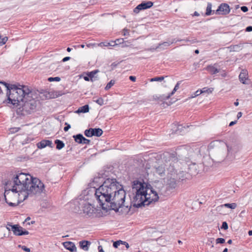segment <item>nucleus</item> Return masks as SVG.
I'll use <instances>...</instances> for the list:
<instances>
[{
	"instance_id": "nucleus-34",
	"label": "nucleus",
	"mask_w": 252,
	"mask_h": 252,
	"mask_svg": "<svg viewBox=\"0 0 252 252\" xmlns=\"http://www.w3.org/2000/svg\"><path fill=\"white\" fill-rule=\"evenodd\" d=\"M7 39H8V38L6 36L2 37L1 39V41H0V46H2V45H4L7 41Z\"/></svg>"
},
{
	"instance_id": "nucleus-52",
	"label": "nucleus",
	"mask_w": 252,
	"mask_h": 252,
	"mask_svg": "<svg viewBox=\"0 0 252 252\" xmlns=\"http://www.w3.org/2000/svg\"><path fill=\"white\" fill-rule=\"evenodd\" d=\"M70 58L69 57H66L64 58L63 59L62 61H63V62H66V61H67L69 60H70Z\"/></svg>"
},
{
	"instance_id": "nucleus-61",
	"label": "nucleus",
	"mask_w": 252,
	"mask_h": 252,
	"mask_svg": "<svg viewBox=\"0 0 252 252\" xmlns=\"http://www.w3.org/2000/svg\"><path fill=\"white\" fill-rule=\"evenodd\" d=\"M194 15H195V16H198L199 14H198V13L197 12L195 11L194 13Z\"/></svg>"
},
{
	"instance_id": "nucleus-62",
	"label": "nucleus",
	"mask_w": 252,
	"mask_h": 252,
	"mask_svg": "<svg viewBox=\"0 0 252 252\" xmlns=\"http://www.w3.org/2000/svg\"><path fill=\"white\" fill-rule=\"evenodd\" d=\"M31 220L30 217H27V218L26 219V220H25V221H27L29 220Z\"/></svg>"
},
{
	"instance_id": "nucleus-17",
	"label": "nucleus",
	"mask_w": 252,
	"mask_h": 252,
	"mask_svg": "<svg viewBox=\"0 0 252 252\" xmlns=\"http://www.w3.org/2000/svg\"><path fill=\"white\" fill-rule=\"evenodd\" d=\"M223 207H225L228 208H230L231 209H234L237 207V204L235 203H225L223 205H220L217 208V210L223 208Z\"/></svg>"
},
{
	"instance_id": "nucleus-5",
	"label": "nucleus",
	"mask_w": 252,
	"mask_h": 252,
	"mask_svg": "<svg viewBox=\"0 0 252 252\" xmlns=\"http://www.w3.org/2000/svg\"><path fill=\"white\" fill-rule=\"evenodd\" d=\"M114 182L116 183V189L112 195L109 208L110 210L118 212L119 208L123 207L128 208L129 206L125 204L126 193L123 187L116 179H114Z\"/></svg>"
},
{
	"instance_id": "nucleus-26",
	"label": "nucleus",
	"mask_w": 252,
	"mask_h": 252,
	"mask_svg": "<svg viewBox=\"0 0 252 252\" xmlns=\"http://www.w3.org/2000/svg\"><path fill=\"white\" fill-rule=\"evenodd\" d=\"M215 12L216 11H215L214 10H212V4L211 3H208L206 8V15H210L211 14L215 13Z\"/></svg>"
},
{
	"instance_id": "nucleus-46",
	"label": "nucleus",
	"mask_w": 252,
	"mask_h": 252,
	"mask_svg": "<svg viewBox=\"0 0 252 252\" xmlns=\"http://www.w3.org/2000/svg\"><path fill=\"white\" fill-rule=\"evenodd\" d=\"M183 128H185V126H183L181 125H179L177 127V131H180V132H181Z\"/></svg>"
},
{
	"instance_id": "nucleus-20",
	"label": "nucleus",
	"mask_w": 252,
	"mask_h": 252,
	"mask_svg": "<svg viewBox=\"0 0 252 252\" xmlns=\"http://www.w3.org/2000/svg\"><path fill=\"white\" fill-rule=\"evenodd\" d=\"M89 111V106L88 105H85L82 107H80L78 108V109L75 112L76 113H87Z\"/></svg>"
},
{
	"instance_id": "nucleus-42",
	"label": "nucleus",
	"mask_w": 252,
	"mask_h": 252,
	"mask_svg": "<svg viewBox=\"0 0 252 252\" xmlns=\"http://www.w3.org/2000/svg\"><path fill=\"white\" fill-rule=\"evenodd\" d=\"M91 141L88 139H86V138L84 137V139L83 140L82 144H89Z\"/></svg>"
},
{
	"instance_id": "nucleus-32",
	"label": "nucleus",
	"mask_w": 252,
	"mask_h": 252,
	"mask_svg": "<svg viewBox=\"0 0 252 252\" xmlns=\"http://www.w3.org/2000/svg\"><path fill=\"white\" fill-rule=\"evenodd\" d=\"M48 80L50 82L52 81H60L61 80V78L59 77H49L48 79Z\"/></svg>"
},
{
	"instance_id": "nucleus-15",
	"label": "nucleus",
	"mask_w": 252,
	"mask_h": 252,
	"mask_svg": "<svg viewBox=\"0 0 252 252\" xmlns=\"http://www.w3.org/2000/svg\"><path fill=\"white\" fill-rule=\"evenodd\" d=\"M216 65V64L208 65L206 69L210 74H215L220 72V69H218Z\"/></svg>"
},
{
	"instance_id": "nucleus-25",
	"label": "nucleus",
	"mask_w": 252,
	"mask_h": 252,
	"mask_svg": "<svg viewBox=\"0 0 252 252\" xmlns=\"http://www.w3.org/2000/svg\"><path fill=\"white\" fill-rule=\"evenodd\" d=\"M55 143L56 145V148L58 150H61L64 147L63 142L59 139H56L55 141Z\"/></svg>"
},
{
	"instance_id": "nucleus-7",
	"label": "nucleus",
	"mask_w": 252,
	"mask_h": 252,
	"mask_svg": "<svg viewBox=\"0 0 252 252\" xmlns=\"http://www.w3.org/2000/svg\"><path fill=\"white\" fill-rule=\"evenodd\" d=\"M166 167L167 166L165 165ZM169 175L167 178V185L170 189H175L178 186V180H183V179L180 177V174H176V171L174 169V166L170 165L168 167H166Z\"/></svg>"
},
{
	"instance_id": "nucleus-8",
	"label": "nucleus",
	"mask_w": 252,
	"mask_h": 252,
	"mask_svg": "<svg viewBox=\"0 0 252 252\" xmlns=\"http://www.w3.org/2000/svg\"><path fill=\"white\" fill-rule=\"evenodd\" d=\"M227 155L226 157V160L232 161L235 158V155L241 149L240 145L237 144H233L231 146H229L226 144Z\"/></svg>"
},
{
	"instance_id": "nucleus-49",
	"label": "nucleus",
	"mask_w": 252,
	"mask_h": 252,
	"mask_svg": "<svg viewBox=\"0 0 252 252\" xmlns=\"http://www.w3.org/2000/svg\"><path fill=\"white\" fill-rule=\"evenodd\" d=\"M121 244L122 245H124V246H126V247L127 248V249H128L129 247V246L128 245V244L125 242V241H123L122 243H121Z\"/></svg>"
},
{
	"instance_id": "nucleus-14",
	"label": "nucleus",
	"mask_w": 252,
	"mask_h": 252,
	"mask_svg": "<svg viewBox=\"0 0 252 252\" xmlns=\"http://www.w3.org/2000/svg\"><path fill=\"white\" fill-rule=\"evenodd\" d=\"M63 245L65 249L69 250L71 252H76L77 251V248L74 243L72 242H65L63 243Z\"/></svg>"
},
{
	"instance_id": "nucleus-9",
	"label": "nucleus",
	"mask_w": 252,
	"mask_h": 252,
	"mask_svg": "<svg viewBox=\"0 0 252 252\" xmlns=\"http://www.w3.org/2000/svg\"><path fill=\"white\" fill-rule=\"evenodd\" d=\"M8 225L11 226V230L15 235L21 236L24 235H28L29 233L28 231L24 230L22 227L20 226L18 224L12 225L10 223H8Z\"/></svg>"
},
{
	"instance_id": "nucleus-60",
	"label": "nucleus",
	"mask_w": 252,
	"mask_h": 252,
	"mask_svg": "<svg viewBox=\"0 0 252 252\" xmlns=\"http://www.w3.org/2000/svg\"><path fill=\"white\" fill-rule=\"evenodd\" d=\"M232 241L231 239L227 241V243L229 244H231L232 243Z\"/></svg>"
},
{
	"instance_id": "nucleus-41",
	"label": "nucleus",
	"mask_w": 252,
	"mask_h": 252,
	"mask_svg": "<svg viewBox=\"0 0 252 252\" xmlns=\"http://www.w3.org/2000/svg\"><path fill=\"white\" fill-rule=\"evenodd\" d=\"M65 126L64 127L63 130L65 131H67L70 128V125L67 123H65Z\"/></svg>"
},
{
	"instance_id": "nucleus-11",
	"label": "nucleus",
	"mask_w": 252,
	"mask_h": 252,
	"mask_svg": "<svg viewBox=\"0 0 252 252\" xmlns=\"http://www.w3.org/2000/svg\"><path fill=\"white\" fill-rule=\"evenodd\" d=\"M153 5L152 1H149L147 2H142L138 5L133 10V12L138 13L140 10H144L151 8Z\"/></svg>"
},
{
	"instance_id": "nucleus-24",
	"label": "nucleus",
	"mask_w": 252,
	"mask_h": 252,
	"mask_svg": "<svg viewBox=\"0 0 252 252\" xmlns=\"http://www.w3.org/2000/svg\"><path fill=\"white\" fill-rule=\"evenodd\" d=\"M243 47V44H239L237 45H234L233 46H231L230 47V50L234 52H238L242 49Z\"/></svg>"
},
{
	"instance_id": "nucleus-28",
	"label": "nucleus",
	"mask_w": 252,
	"mask_h": 252,
	"mask_svg": "<svg viewBox=\"0 0 252 252\" xmlns=\"http://www.w3.org/2000/svg\"><path fill=\"white\" fill-rule=\"evenodd\" d=\"M186 41V42H188V41H190L192 43H195L197 41L196 40V39H194L192 40H189L188 39H178V40H176V39H173L172 41H170V43H171V44L174 43H176L177 41Z\"/></svg>"
},
{
	"instance_id": "nucleus-57",
	"label": "nucleus",
	"mask_w": 252,
	"mask_h": 252,
	"mask_svg": "<svg viewBox=\"0 0 252 252\" xmlns=\"http://www.w3.org/2000/svg\"><path fill=\"white\" fill-rule=\"evenodd\" d=\"M234 105L235 106H238L239 105V102L238 101V99L236 100V101L234 102Z\"/></svg>"
},
{
	"instance_id": "nucleus-21",
	"label": "nucleus",
	"mask_w": 252,
	"mask_h": 252,
	"mask_svg": "<svg viewBox=\"0 0 252 252\" xmlns=\"http://www.w3.org/2000/svg\"><path fill=\"white\" fill-rule=\"evenodd\" d=\"M165 171V166L161 165L156 168V172L160 176H162Z\"/></svg>"
},
{
	"instance_id": "nucleus-13",
	"label": "nucleus",
	"mask_w": 252,
	"mask_h": 252,
	"mask_svg": "<svg viewBox=\"0 0 252 252\" xmlns=\"http://www.w3.org/2000/svg\"><path fill=\"white\" fill-rule=\"evenodd\" d=\"M52 142L49 140H43L40 142L37 143L36 145L38 149H43L45 148L46 146H49L51 148L53 147Z\"/></svg>"
},
{
	"instance_id": "nucleus-58",
	"label": "nucleus",
	"mask_w": 252,
	"mask_h": 252,
	"mask_svg": "<svg viewBox=\"0 0 252 252\" xmlns=\"http://www.w3.org/2000/svg\"><path fill=\"white\" fill-rule=\"evenodd\" d=\"M248 234L250 236H252V230H250L248 232Z\"/></svg>"
},
{
	"instance_id": "nucleus-38",
	"label": "nucleus",
	"mask_w": 252,
	"mask_h": 252,
	"mask_svg": "<svg viewBox=\"0 0 252 252\" xmlns=\"http://www.w3.org/2000/svg\"><path fill=\"white\" fill-rule=\"evenodd\" d=\"M95 101L100 105H102L103 104V99L102 98H99L97 100H95Z\"/></svg>"
},
{
	"instance_id": "nucleus-16",
	"label": "nucleus",
	"mask_w": 252,
	"mask_h": 252,
	"mask_svg": "<svg viewBox=\"0 0 252 252\" xmlns=\"http://www.w3.org/2000/svg\"><path fill=\"white\" fill-rule=\"evenodd\" d=\"M99 72V70L95 69L88 73L87 75L90 77V81L91 82H94V81L97 80L98 79V78L95 76V75Z\"/></svg>"
},
{
	"instance_id": "nucleus-43",
	"label": "nucleus",
	"mask_w": 252,
	"mask_h": 252,
	"mask_svg": "<svg viewBox=\"0 0 252 252\" xmlns=\"http://www.w3.org/2000/svg\"><path fill=\"white\" fill-rule=\"evenodd\" d=\"M123 35L124 36L129 35V30L127 29H124L123 30Z\"/></svg>"
},
{
	"instance_id": "nucleus-37",
	"label": "nucleus",
	"mask_w": 252,
	"mask_h": 252,
	"mask_svg": "<svg viewBox=\"0 0 252 252\" xmlns=\"http://www.w3.org/2000/svg\"><path fill=\"white\" fill-rule=\"evenodd\" d=\"M228 224L226 221H223L222 223V225L221 226V229H223L224 230H226L228 229Z\"/></svg>"
},
{
	"instance_id": "nucleus-1",
	"label": "nucleus",
	"mask_w": 252,
	"mask_h": 252,
	"mask_svg": "<svg viewBox=\"0 0 252 252\" xmlns=\"http://www.w3.org/2000/svg\"><path fill=\"white\" fill-rule=\"evenodd\" d=\"M6 187L8 190L4 194L5 201L12 207L18 205L29 195L40 194L44 190L40 180L23 173L16 174L6 183Z\"/></svg>"
},
{
	"instance_id": "nucleus-36",
	"label": "nucleus",
	"mask_w": 252,
	"mask_h": 252,
	"mask_svg": "<svg viewBox=\"0 0 252 252\" xmlns=\"http://www.w3.org/2000/svg\"><path fill=\"white\" fill-rule=\"evenodd\" d=\"M18 247L21 248L22 249V250L25 252H30V251H31L30 249L27 248L25 246L19 245Z\"/></svg>"
},
{
	"instance_id": "nucleus-56",
	"label": "nucleus",
	"mask_w": 252,
	"mask_h": 252,
	"mask_svg": "<svg viewBox=\"0 0 252 252\" xmlns=\"http://www.w3.org/2000/svg\"><path fill=\"white\" fill-rule=\"evenodd\" d=\"M237 122V121H232L229 123V126H233L234 124H235Z\"/></svg>"
},
{
	"instance_id": "nucleus-27",
	"label": "nucleus",
	"mask_w": 252,
	"mask_h": 252,
	"mask_svg": "<svg viewBox=\"0 0 252 252\" xmlns=\"http://www.w3.org/2000/svg\"><path fill=\"white\" fill-rule=\"evenodd\" d=\"M170 45H171V43H170V41H165V42H163L162 43H159L158 44V45L155 48H153V49L151 48L150 49H148V50L154 51L155 50L157 49L158 48H159L161 45H163L164 46L167 47V46H170Z\"/></svg>"
},
{
	"instance_id": "nucleus-40",
	"label": "nucleus",
	"mask_w": 252,
	"mask_h": 252,
	"mask_svg": "<svg viewBox=\"0 0 252 252\" xmlns=\"http://www.w3.org/2000/svg\"><path fill=\"white\" fill-rule=\"evenodd\" d=\"M99 45L102 46V45L104 46H114L115 44H112L111 43H103V42H101L99 44Z\"/></svg>"
},
{
	"instance_id": "nucleus-18",
	"label": "nucleus",
	"mask_w": 252,
	"mask_h": 252,
	"mask_svg": "<svg viewBox=\"0 0 252 252\" xmlns=\"http://www.w3.org/2000/svg\"><path fill=\"white\" fill-rule=\"evenodd\" d=\"M80 247L85 251H88L91 242L88 241H82L79 242Z\"/></svg>"
},
{
	"instance_id": "nucleus-6",
	"label": "nucleus",
	"mask_w": 252,
	"mask_h": 252,
	"mask_svg": "<svg viewBox=\"0 0 252 252\" xmlns=\"http://www.w3.org/2000/svg\"><path fill=\"white\" fill-rule=\"evenodd\" d=\"M226 144L223 142L218 141H213L210 145V147L216 146L217 148L215 149L212 153L214 157V160L216 162H220L223 160H226Z\"/></svg>"
},
{
	"instance_id": "nucleus-35",
	"label": "nucleus",
	"mask_w": 252,
	"mask_h": 252,
	"mask_svg": "<svg viewBox=\"0 0 252 252\" xmlns=\"http://www.w3.org/2000/svg\"><path fill=\"white\" fill-rule=\"evenodd\" d=\"M217 244H223L225 242V239L222 238H217L216 240Z\"/></svg>"
},
{
	"instance_id": "nucleus-59",
	"label": "nucleus",
	"mask_w": 252,
	"mask_h": 252,
	"mask_svg": "<svg viewBox=\"0 0 252 252\" xmlns=\"http://www.w3.org/2000/svg\"><path fill=\"white\" fill-rule=\"evenodd\" d=\"M10 227H11L9 225H8V224H7V226H6V228L9 230L10 231L11 229L10 228Z\"/></svg>"
},
{
	"instance_id": "nucleus-3",
	"label": "nucleus",
	"mask_w": 252,
	"mask_h": 252,
	"mask_svg": "<svg viewBox=\"0 0 252 252\" xmlns=\"http://www.w3.org/2000/svg\"><path fill=\"white\" fill-rule=\"evenodd\" d=\"M132 191L135 194L131 200L130 206L132 205L136 208L149 205L158 201V196L151 186L145 183L136 180L132 183Z\"/></svg>"
},
{
	"instance_id": "nucleus-31",
	"label": "nucleus",
	"mask_w": 252,
	"mask_h": 252,
	"mask_svg": "<svg viewBox=\"0 0 252 252\" xmlns=\"http://www.w3.org/2000/svg\"><path fill=\"white\" fill-rule=\"evenodd\" d=\"M84 134L87 137H88L93 136V135H92V130L91 129V128L85 130V131L84 132Z\"/></svg>"
},
{
	"instance_id": "nucleus-10",
	"label": "nucleus",
	"mask_w": 252,
	"mask_h": 252,
	"mask_svg": "<svg viewBox=\"0 0 252 252\" xmlns=\"http://www.w3.org/2000/svg\"><path fill=\"white\" fill-rule=\"evenodd\" d=\"M230 7L228 4L223 3L220 4L215 12L216 14L226 15L230 12Z\"/></svg>"
},
{
	"instance_id": "nucleus-23",
	"label": "nucleus",
	"mask_w": 252,
	"mask_h": 252,
	"mask_svg": "<svg viewBox=\"0 0 252 252\" xmlns=\"http://www.w3.org/2000/svg\"><path fill=\"white\" fill-rule=\"evenodd\" d=\"M181 84V81H178L176 84L174 89L171 92V93H169L167 96H166V99L169 98L172 95H173L174 93L179 89V85Z\"/></svg>"
},
{
	"instance_id": "nucleus-44",
	"label": "nucleus",
	"mask_w": 252,
	"mask_h": 252,
	"mask_svg": "<svg viewBox=\"0 0 252 252\" xmlns=\"http://www.w3.org/2000/svg\"><path fill=\"white\" fill-rule=\"evenodd\" d=\"M241 10L244 12H246L248 11V8L246 6H243L241 7Z\"/></svg>"
},
{
	"instance_id": "nucleus-64",
	"label": "nucleus",
	"mask_w": 252,
	"mask_h": 252,
	"mask_svg": "<svg viewBox=\"0 0 252 252\" xmlns=\"http://www.w3.org/2000/svg\"><path fill=\"white\" fill-rule=\"evenodd\" d=\"M222 252H228V249L227 248H225Z\"/></svg>"
},
{
	"instance_id": "nucleus-30",
	"label": "nucleus",
	"mask_w": 252,
	"mask_h": 252,
	"mask_svg": "<svg viewBox=\"0 0 252 252\" xmlns=\"http://www.w3.org/2000/svg\"><path fill=\"white\" fill-rule=\"evenodd\" d=\"M164 79V76L156 77L151 78L150 80V81L151 82L161 81L163 80Z\"/></svg>"
},
{
	"instance_id": "nucleus-29",
	"label": "nucleus",
	"mask_w": 252,
	"mask_h": 252,
	"mask_svg": "<svg viewBox=\"0 0 252 252\" xmlns=\"http://www.w3.org/2000/svg\"><path fill=\"white\" fill-rule=\"evenodd\" d=\"M115 84V81L114 80H111L106 86L105 87V90H108L110 89Z\"/></svg>"
},
{
	"instance_id": "nucleus-63",
	"label": "nucleus",
	"mask_w": 252,
	"mask_h": 252,
	"mask_svg": "<svg viewBox=\"0 0 252 252\" xmlns=\"http://www.w3.org/2000/svg\"><path fill=\"white\" fill-rule=\"evenodd\" d=\"M67 51V52H70L71 50V48H69V47H68L66 49Z\"/></svg>"
},
{
	"instance_id": "nucleus-51",
	"label": "nucleus",
	"mask_w": 252,
	"mask_h": 252,
	"mask_svg": "<svg viewBox=\"0 0 252 252\" xmlns=\"http://www.w3.org/2000/svg\"><path fill=\"white\" fill-rule=\"evenodd\" d=\"M129 78L131 81H132L133 82H135L136 80V77L133 76H130Z\"/></svg>"
},
{
	"instance_id": "nucleus-48",
	"label": "nucleus",
	"mask_w": 252,
	"mask_h": 252,
	"mask_svg": "<svg viewBox=\"0 0 252 252\" xmlns=\"http://www.w3.org/2000/svg\"><path fill=\"white\" fill-rule=\"evenodd\" d=\"M246 31L248 32H252V26H248L246 29Z\"/></svg>"
},
{
	"instance_id": "nucleus-22",
	"label": "nucleus",
	"mask_w": 252,
	"mask_h": 252,
	"mask_svg": "<svg viewBox=\"0 0 252 252\" xmlns=\"http://www.w3.org/2000/svg\"><path fill=\"white\" fill-rule=\"evenodd\" d=\"M74 140L76 142L79 144H82L83 140L84 139V136L81 134H78L73 136Z\"/></svg>"
},
{
	"instance_id": "nucleus-4",
	"label": "nucleus",
	"mask_w": 252,
	"mask_h": 252,
	"mask_svg": "<svg viewBox=\"0 0 252 252\" xmlns=\"http://www.w3.org/2000/svg\"><path fill=\"white\" fill-rule=\"evenodd\" d=\"M114 178H107L104 180L102 184L95 189V196L97 202L102 209L110 210L111 199L113 192H115L116 183L114 182Z\"/></svg>"
},
{
	"instance_id": "nucleus-55",
	"label": "nucleus",
	"mask_w": 252,
	"mask_h": 252,
	"mask_svg": "<svg viewBox=\"0 0 252 252\" xmlns=\"http://www.w3.org/2000/svg\"><path fill=\"white\" fill-rule=\"evenodd\" d=\"M84 79L85 81H90V77H89V76L88 75L87 76H84Z\"/></svg>"
},
{
	"instance_id": "nucleus-50",
	"label": "nucleus",
	"mask_w": 252,
	"mask_h": 252,
	"mask_svg": "<svg viewBox=\"0 0 252 252\" xmlns=\"http://www.w3.org/2000/svg\"><path fill=\"white\" fill-rule=\"evenodd\" d=\"M117 65H118V63H113L111 65L112 69H113L114 68H115L117 66Z\"/></svg>"
},
{
	"instance_id": "nucleus-53",
	"label": "nucleus",
	"mask_w": 252,
	"mask_h": 252,
	"mask_svg": "<svg viewBox=\"0 0 252 252\" xmlns=\"http://www.w3.org/2000/svg\"><path fill=\"white\" fill-rule=\"evenodd\" d=\"M98 249L99 250V252H104V251L103 250L102 247L101 246H99L98 247Z\"/></svg>"
},
{
	"instance_id": "nucleus-39",
	"label": "nucleus",
	"mask_w": 252,
	"mask_h": 252,
	"mask_svg": "<svg viewBox=\"0 0 252 252\" xmlns=\"http://www.w3.org/2000/svg\"><path fill=\"white\" fill-rule=\"evenodd\" d=\"M124 41V39L123 38L117 39L115 41V45H117L118 44H121L122 43H123Z\"/></svg>"
},
{
	"instance_id": "nucleus-47",
	"label": "nucleus",
	"mask_w": 252,
	"mask_h": 252,
	"mask_svg": "<svg viewBox=\"0 0 252 252\" xmlns=\"http://www.w3.org/2000/svg\"><path fill=\"white\" fill-rule=\"evenodd\" d=\"M209 90V92H212L211 90H210V89H207L206 88H204L201 91V93H203L208 92Z\"/></svg>"
},
{
	"instance_id": "nucleus-2",
	"label": "nucleus",
	"mask_w": 252,
	"mask_h": 252,
	"mask_svg": "<svg viewBox=\"0 0 252 252\" xmlns=\"http://www.w3.org/2000/svg\"><path fill=\"white\" fill-rule=\"evenodd\" d=\"M2 83L7 89L8 103L19 106V109L22 108L21 111L27 114H31L35 110L38 101L33 98V93L28 86L10 85L6 82Z\"/></svg>"
},
{
	"instance_id": "nucleus-19",
	"label": "nucleus",
	"mask_w": 252,
	"mask_h": 252,
	"mask_svg": "<svg viewBox=\"0 0 252 252\" xmlns=\"http://www.w3.org/2000/svg\"><path fill=\"white\" fill-rule=\"evenodd\" d=\"M91 129L92 130V135H93V136H97V137H99L103 133L102 130L101 128H91Z\"/></svg>"
},
{
	"instance_id": "nucleus-54",
	"label": "nucleus",
	"mask_w": 252,
	"mask_h": 252,
	"mask_svg": "<svg viewBox=\"0 0 252 252\" xmlns=\"http://www.w3.org/2000/svg\"><path fill=\"white\" fill-rule=\"evenodd\" d=\"M242 112H238L237 114V119H239L240 118H241L242 117Z\"/></svg>"
},
{
	"instance_id": "nucleus-45",
	"label": "nucleus",
	"mask_w": 252,
	"mask_h": 252,
	"mask_svg": "<svg viewBox=\"0 0 252 252\" xmlns=\"http://www.w3.org/2000/svg\"><path fill=\"white\" fill-rule=\"evenodd\" d=\"M177 174H180V177L183 179V180L185 179L186 177H184V175H186L184 172L182 171L179 173H177Z\"/></svg>"
},
{
	"instance_id": "nucleus-33",
	"label": "nucleus",
	"mask_w": 252,
	"mask_h": 252,
	"mask_svg": "<svg viewBox=\"0 0 252 252\" xmlns=\"http://www.w3.org/2000/svg\"><path fill=\"white\" fill-rule=\"evenodd\" d=\"M123 241L122 240H118L117 241H115L113 243V247L115 248H117L119 246H120L121 243H122Z\"/></svg>"
},
{
	"instance_id": "nucleus-12",
	"label": "nucleus",
	"mask_w": 252,
	"mask_h": 252,
	"mask_svg": "<svg viewBox=\"0 0 252 252\" xmlns=\"http://www.w3.org/2000/svg\"><path fill=\"white\" fill-rule=\"evenodd\" d=\"M240 81L244 84H249L248 73L246 70L243 69L239 75Z\"/></svg>"
}]
</instances>
